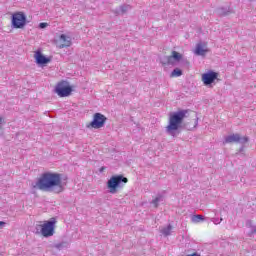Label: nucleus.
<instances>
[{"label":"nucleus","instance_id":"obj_1","mask_svg":"<svg viewBox=\"0 0 256 256\" xmlns=\"http://www.w3.org/2000/svg\"><path fill=\"white\" fill-rule=\"evenodd\" d=\"M33 189H39V191L63 193V180L61 174L55 172H44L38 178Z\"/></svg>","mask_w":256,"mask_h":256},{"label":"nucleus","instance_id":"obj_2","mask_svg":"<svg viewBox=\"0 0 256 256\" xmlns=\"http://www.w3.org/2000/svg\"><path fill=\"white\" fill-rule=\"evenodd\" d=\"M187 116V112L185 110H180L178 112H174L169 116V122L166 126V131L172 137H175V133L181 129V125H183V121Z\"/></svg>","mask_w":256,"mask_h":256},{"label":"nucleus","instance_id":"obj_3","mask_svg":"<svg viewBox=\"0 0 256 256\" xmlns=\"http://www.w3.org/2000/svg\"><path fill=\"white\" fill-rule=\"evenodd\" d=\"M56 225L57 219L51 218L50 220L36 224V231L41 233L42 237H53V235H55Z\"/></svg>","mask_w":256,"mask_h":256},{"label":"nucleus","instance_id":"obj_4","mask_svg":"<svg viewBox=\"0 0 256 256\" xmlns=\"http://www.w3.org/2000/svg\"><path fill=\"white\" fill-rule=\"evenodd\" d=\"M129 179L123 177V175L112 176L107 182V188L109 189V193L115 195L117 193V189H119L121 183H128Z\"/></svg>","mask_w":256,"mask_h":256},{"label":"nucleus","instance_id":"obj_5","mask_svg":"<svg viewBox=\"0 0 256 256\" xmlns=\"http://www.w3.org/2000/svg\"><path fill=\"white\" fill-rule=\"evenodd\" d=\"M73 92V88L69 86V82L62 80L57 83L55 87V93H57L58 97H69Z\"/></svg>","mask_w":256,"mask_h":256},{"label":"nucleus","instance_id":"obj_6","mask_svg":"<svg viewBox=\"0 0 256 256\" xmlns=\"http://www.w3.org/2000/svg\"><path fill=\"white\" fill-rule=\"evenodd\" d=\"M105 123H107V117L101 113H95L93 121H91L87 127L88 129H101L102 127H105Z\"/></svg>","mask_w":256,"mask_h":256},{"label":"nucleus","instance_id":"obj_7","mask_svg":"<svg viewBox=\"0 0 256 256\" xmlns=\"http://www.w3.org/2000/svg\"><path fill=\"white\" fill-rule=\"evenodd\" d=\"M27 24V16L23 12H15L12 15V25L15 29H23Z\"/></svg>","mask_w":256,"mask_h":256},{"label":"nucleus","instance_id":"obj_8","mask_svg":"<svg viewBox=\"0 0 256 256\" xmlns=\"http://www.w3.org/2000/svg\"><path fill=\"white\" fill-rule=\"evenodd\" d=\"M34 59L37 65H48V63H51L53 58L51 56L46 57L43 55V53H41V51H36L34 54Z\"/></svg>","mask_w":256,"mask_h":256},{"label":"nucleus","instance_id":"obj_9","mask_svg":"<svg viewBox=\"0 0 256 256\" xmlns=\"http://www.w3.org/2000/svg\"><path fill=\"white\" fill-rule=\"evenodd\" d=\"M217 77H219V73L214 71H209L207 73L202 74V81L204 85H211V83H214Z\"/></svg>","mask_w":256,"mask_h":256},{"label":"nucleus","instance_id":"obj_10","mask_svg":"<svg viewBox=\"0 0 256 256\" xmlns=\"http://www.w3.org/2000/svg\"><path fill=\"white\" fill-rule=\"evenodd\" d=\"M247 137H241L239 134H231L225 138V143H247Z\"/></svg>","mask_w":256,"mask_h":256},{"label":"nucleus","instance_id":"obj_11","mask_svg":"<svg viewBox=\"0 0 256 256\" xmlns=\"http://www.w3.org/2000/svg\"><path fill=\"white\" fill-rule=\"evenodd\" d=\"M59 49H65V47H71V37L65 35V34H61L59 37Z\"/></svg>","mask_w":256,"mask_h":256},{"label":"nucleus","instance_id":"obj_12","mask_svg":"<svg viewBox=\"0 0 256 256\" xmlns=\"http://www.w3.org/2000/svg\"><path fill=\"white\" fill-rule=\"evenodd\" d=\"M209 49H207V44L198 43L195 49L196 55H205V53H208Z\"/></svg>","mask_w":256,"mask_h":256},{"label":"nucleus","instance_id":"obj_13","mask_svg":"<svg viewBox=\"0 0 256 256\" xmlns=\"http://www.w3.org/2000/svg\"><path fill=\"white\" fill-rule=\"evenodd\" d=\"M173 59H174V61H181L183 59V55H181V53H179L177 51H172L171 56H168L167 63L168 64L173 63L172 62Z\"/></svg>","mask_w":256,"mask_h":256},{"label":"nucleus","instance_id":"obj_14","mask_svg":"<svg viewBox=\"0 0 256 256\" xmlns=\"http://www.w3.org/2000/svg\"><path fill=\"white\" fill-rule=\"evenodd\" d=\"M171 231H173V226L168 225L166 228H163L161 230V233H163L165 235V237L171 235Z\"/></svg>","mask_w":256,"mask_h":256},{"label":"nucleus","instance_id":"obj_15","mask_svg":"<svg viewBox=\"0 0 256 256\" xmlns=\"http://www.w3.org/2000/svg\"><path fill=\"white\" fill-rule=\"evenodd\" d=\"M181 75H183V71H181L179 68H176L171 72L170 77H181Z\"/></svg>","mask_w":256,"mask_h":256},{"label":"nucleus","instance_id":"obj_16","mask_svg":"<svg viewBox=\"0 0 256 256\" xmlns=\"http://www.w3.org/2000/svg\"><path fill=\"white\" fill-rule=\"evenodd\" d=\"M192 221L194 223H199L200 221H204V218L202 215H195V216H193Z\"/></svg>","mask_w":256,"mask_h":256},{"label":"nucleus","instance_id":"obj_17","mask_svg":"<svg viewBox=\"0 0 256 256\" xmlns=\"http://www.w3.org/2000/svg\"><path fill=\"white\" fill-rule=\"evenodd\" d=\"M159 201H161V196L156 197L152 200V203L155 207H159Z\"/></svg>","mask_w":256,"mask_h":256},{"label":"nucleus","instance_id":"obj_18","mask_svg":"<svg viewBox=\"0 0 256 256\" xmlns=\"http://www.w3.org/2000/svg\"><path fill=\"white\" fill-rule=\"evenodd\" d=\"M48 26H49V24H48L47 22H41V23L39 24L40 29H45V28L48 27Z\"/></svg>","mask_w":256,"mask_h":256},{"label":"nucleus","instance_id":"obj_19","mask_svg":"<svg viewBox=\"0 0 256 256\" xmlns=\"http://www.w3.org/2000/svg\"><path fill=\"white\" fill-rule=\"evenodd\" d=\"M3 227H5V222L0 221V229H3Z\"/></svg>","mask_w":256,"mask_h":256},{"label":"nucleus","instance_id":"obj_20","mask_svg":"<svg viewBox=\"0 0 256 256\" xmlns=\"http://www.w3.org/2000/svg\"><path fill=\"white\" fill-rule=\"evenodd\" d=\"M103 171H105V167L100 168V172L103 173Z\"/></svg>","mask_w":256,"mask_h":256},{"label":"nucleus","instance_id":"obj_21","mask_svg":"<svg viewBox=\"0 0 256 256\" xmlns=\"http://www.w3.org/2000/svg\"><path fill=\"white\" fill-rule=\"evenodd\" d=\"M3 122V119L2 118H0V125H1V123Z\"/></svg>","mask_w":256,"mask_h":256}]
</instances>
